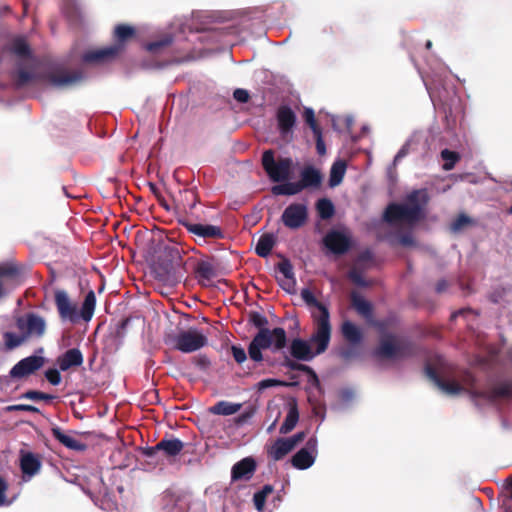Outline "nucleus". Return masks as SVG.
<instances>
[{"instance_id":"obj_58","label":"nucleus","mask_w":512,"mask_h":512,"mask_svg":"<svg viewBox=\"0 0 512 512\" xmlns=\"http://www.w3.org/2000/svg\"><path fill=\"white\" fill-rule=\"evenodd\" d=\"M279 183L280 184L272 187V193L274 195H288V180Z\"/></svg>"},{"instance_id":"obj_46","label":"nucleus","mask_w":512,"mask_h":512,"mask_svg":"<svg viewBox=\"0 0 512 512\" xmlns=\"http://www.w3.org/2000/svg\"><path fill=\"white\" fill-rule=\"evenodd\" d=\"M302 117L305 123L311 128L312 132L321 130V127L317 123L315 113L312 108L306 107L303 111Z\"/></svg>"},{"instance_id":"obj_23","label":"nucleus","mask_w":512,"mask_h":512,"mask_svg":"<svg viewBox=\"0 0 512 512\" xmlns=\"http://www.w3.org/2000/svg\"><path fill=\"white\" fill-rule=\"evenodd\" d=\"M83 361L82 352L78 348H71L61 354L56 363L61 371H68L71 368L80 367Z\"/></svg>"},{"instance_id":"obj_10","label":"nucleus","mask_w":512,"mask_h":512,"mask_svg":"<svg viewBox=\"0 0 512 512\" xmlns=\"http://www.w3.org/2000/svg\"><path fill=\"white\" fill-rule=\"evenodd\" d=\"M178 223L196 238L198 244H201L200 241L208 243L225 238L224 230L217 225L193 223L187 218L178 219Z\"/></svg>"},{"instance_id":"obj_38","label":"nucleus","mask_w":512,"mask_h":512,"mask_svg":"<svg viewBox=\"0 0 512 512\" xmlns=\"http://www.w3.org/2000/svg\"><path fill=\"white\" fill-rule=\"evenodd\" d=\"M3 340H4L5 349L7 351L14 350L15 348L21 346L22 344H24L27 341V339L23 333L18 335L14 332H8V331L3 333Z\"/></svg>"},{"instance_id":"obj_18","label":"nucleus","mask_w":512,"mask_h":512,"mask_svg":"<svg viewBox=\"0 0 512 512\" xmlns=\"http://www.w3.org/2000/svg\"><path fill=\"white\" fill-rule=\"evenodd\" d=\"M257 470V462L252 456L236 462L231 468V481H250Z\"/></svg>"},{"instance_id":"obj_55","label":"nucleus","mask_w":512,"mask_h":512,"mask_svg":"<svg viewBox=\"0 0 512 512\" xmlns=\"http://www.w3.org/2000/svg\"><path fill=\"white\" fill-rule=\"evenodd\" d=\"M130 320L128 318L122 319L116 327L115 337L118 339H123L125 337V330L129 324Z\"/></svg>"},{"instance_id":"obj_45","label":"nucleus","mask_w":512,"mask_h":512,"mask_svg":"<svg viewBox=\"0 0 512 512\" xmlns=\"http://www.w3.org/2000/svg\"><path fill=\"white\" fill-rule=\"evenodd\" d=\"M278 126L283 137L288 134V105L282 104L277 114Z\"/></svg>"},{"instance_id":"obj_62","label":"nucleus","mask_w":512,"mask_h":512,"mask_svg":"<svg viewBox=\"0 0 512 512\" xmlns=\"http://www.w3.org/2000/svg\"><path fill=\"white\" fill-rule=\"evenodd\" d=\"M7 489L8 485L6 481L0 477V506L5 503Z\"/></svg>"},{"instance_id":"obj_61","label":"nucleus","mask_w":512,"mask_h":512,"mask_svg":"<svg viewBox=\"0 0 512 512\" xmlns=\"http://www.w3.org/2000/svg\"><path fill=\"white\" fill-rule=\"evenodd\" d=\"M41 394H42L41 391L28 390L24 394H22L21 397L25 398V399H29V400L39 401V400H41V397H42Z\"/></svg>"},{"instance_id":"obj_33","label":"nucleus","mask_w":512,"mask_h":512,"mask_svg":"<svg viewBox=\"0 0 512 512\" xmlns=\"http://www.w3.org/2000/svg\"><path fill=\"white\" fill-rule=\"evenodd\" d=\"M9 51L19 58L29 59L32 57V50L23 37L13 39Z\"/></svg>"},{"instance_id":"obj_40","label":"nucleus","mask_w":512,"mask_h":512,"mask_svg":"<svg viewBox=\"0 0 512 512\" xmlns=\"http://www.w3.org/2000/svg\"><path fill=\"white\" fill-rule=\"evenodd\" d=\"M316 209L321 219H330L334 213L335 208L332 201L328 198H321L316 203Z\"/></svg>"},{"instance_id":"obj_57","label":"nucleus","mask_w":512,"mask_h":512,"mask_svg":"<svg viewBox=\"0 0 512 512\" xmlns=\"http://www.w3.org/2000/svg\"><path fill=\"white\" fill-rule=\"evenodd\" d=\"M349 277L352 280V282L358 286L365 287L368 285V283L365 281L362 275L355 270L350 271Z\"/></svg>"},{"instance_id":"obj_27","label":"nucleus","mask_w":512,"mask_h":512,"mask_svg":"<svg viewBox=\"0 0 512 512\" xmlns=\"http://www.w3.org/2000/svg\"><path fill=\"white\" fill-rule=\"evenodd\" d=\"M184 443L177 438H163L157 443V449H161L167 457H175L181 453Z\"/></svg>"},{"instance_id":"obj_3","label":"nucleus","mask_w":512,"mask_h":512,"mask_svg":"<svg viewBox=\"0 0 512 512\" xmlns=\"http://www.w3.org/2000/svg\"><path fill=\"white\" fill-rule=\"evenodd\" d=\"M35 79L47 82L55 88H65L81 81L83 74L81 71L68 72L63 68H56L36 75L31 71L18 68L14 75V84L16 88H23Z\"/></svg>"},{"instance_id":"obj_63","label":"nucleus","mask_w":512,"mask_h":512,"mask_svg":"<svg viewBox=\"0 0 512 512\" xmlns=\"http://www.w3.org/2000/svg\"><path fill=\"white\" fill-rule=\"evenodd\" d=\"M448 288V282L445 279H441L436 283L435 290L437 293H443Z\"/></svg>"},{"instance_id":"obj_19","label":"nucleus","mask_w":512,"mask_h":512,"mask_svg":"<svg viewBox=\"0 0 512 512\" xmlns=\"http://www.w3.org/2000/svg\"><path fill=\"white\" fill-rule=\"evenodd\" d=\"M425 372L427 377L445 394L458 395L465 391V388L454 380L443 379L437 371L430 365L426 366Z\"/></svg>"},{"instance_id":"obj_37","label":"nucleus","mask_w":512,"mask_h":512,"mask_svg":"<svg viewBox=\"0 0 512 512\" xmlns=\"http://www.w3.org/2000/svg\"><path fill=\"white\" fill-rule=\"evenodd\" d=\"M63 14L72 24H78L81 20V10L73 1H66L62 8Z\"/></svg>"},{"instance_id":"obj_6","label":"nucleus","mask_w":512,"mask_h":512,"mask_svg":"<svg viewBox=\"0 0 512 512\" xmlns=\"http://www.w3.org/2000/svg\"><path fill=\"white\" fill-rule=\"evenodd\" d=\"M416 354L415 343L406 337L387 334L381 338L373 355L378 359H406Z\"/></svg>"},{"instance_id":"obj_16","label":"nucleus","mask_w":512,"mask_h":512,"mask_svg":"<svg viewBox=\"0 0 512 512\" xmlns=\"http://www.w3.org/2000/svg\"><path fill=\"white\" fill-rule=\"evenodd\" d=\"M45 363L42 356L32 355L21 359L10 370L9 376L12 379H23L36 373Z\"/></svg>"},{"instance_id":"obj_59","label":"nucleus","mask_w":512,"mask_h":512,"mask_svg":"<svg viewBox=\"0 0 512 512\" xmlns=\"http://www.w3.org/2000/svg\"><path fill=\"white\" fill-rule=\"evenodd\" d=\"M233 96H234L235 100L240 103H246V102H248V100L250 98L248 91L245 89H240V88H238L234 91Z\"/></svg>"},{"instance_id":"obj_13","label":"nucleus","mask_w":512,"mask_h":512,"mask_svg":"<svg viewBox=\"0 0 512 512\" xmlns=\"http://www.w3.org/2000/svg\"><path fill=\"white\" fill-rule=\"evenodd\" d=\"M318 442L315 437L307 440L304 447L299 449L291 458L290 465L298 470H306L310 468L318 454Z\"/></svg>"},{"instance_id":"obj_31","label":"nucleus","mask_w":512,"mask_h":512,"mask_svg":"<svg viewBox=\"0 0 512 512\" xmlns=\"http://www.w3.org/2000/svg\"><path fill=\"white\" fill-rule=\"evenodd\" d=\"M429 197L425 189L415 190L407 196V203L409 207L419 208V217L423 218V208L428 203Z\"/></svg>"},{"instance_id":"obj_43","label":"nucleus","mask_w":512,"mask_h":512,"mask_svg":"<svg viewBox=\"0 0 512 512\" xmlns=\"http://www.w3.org/2000/svg\"><path fill=\"white\" fill-rule=\"evenodd\" d=\"M389 241L392 245L399 244L404 247H411L416 244L411 232H397L390 238Z\"/></svg>"},{"instance_id":"obj_17","label":"nucleus","mask_w":512,"mask_h":512,"mask_svg":"<svg viewBox=\"0 0 512 512\" xmlns=\"http://www.w3.org/2000/svg\"><path fill=\"white\" fill-rule=\"evenodd\" d=\"M321 353L322 352H318V343L314 342L312 338L310 342L302 339H294L290 343V355L298 360L310 361Z\"/></svg>"},{"instance_id":"obj_39","label":"nucleus","mask_w":512,"mask_h":512,"mask_svg":"<svg viewBox=\"0 0 512 512\" xmlns=\"http://www.w3.org/2000/svg\"><path fill=\"white\" fill-rule=\"evenodd\" d=\"M346 171V163L344 161L335 162L330 170L329 184L331 187L341 183Z\"/></svg>"},{"instance_id":"obj_21","label":"nucleus","mask_w":512,"mask_h":512,"mask_svg":"<svg viewBox=\"0 0 512 512\" xmlns=\"http://www.w3.org/2000/svg\"><path fill=\"white\" fill-rule=\"evenodd\" d=\"M42 467V458L40 455L32 452H20V469L24 476L29 478L39 473Z\"/></svg>"},{"instance_id":"obj_51","label":"nucleus","mask_w":512,"mask_h":512,"mask_svg":"<svg viewBox=\"0 0 512 512\" xmlns=\"http://www.w3.org/2000/svg\"><path fill=\"white\" fill-rule=\"evenodd\" d=\"M231 352L234 360L239 364L243 363L247 359L246 351L240 346L233 345L231 347Z\"/></svg>"},{"instance_id":"obj_34","label":"nucleus","mask_w":512,"mask_h":512,"mask_svg":"<svg viewBox=\"0 0 512 512\" xmlns=\"http://www.w3.org/2000/svg\"><path fill=\"white\" fill-rule=\"evenodd\" d=\"M274 244H275V237L273 234H270V233L263 234L258 239V242L256 243L255 253L259 257L265 258L270 254Z\"/></svg>"},{"instance_id":"obj_32","label":"nucleus","mask_w":512,"mask_h":512,"mask_svg":"<svg viewBox=\"0 0 512 512\" xmlns=\"http://www.w3.org/2000/svg\"><path fill=\"white\" fill-rule=\"evenodd\" d=\"M288 454V438L280 437L268 448V455L274 460L283 459Z\"/></svg>"},{"instance_id":"obj_1","label":"nucleus","mask_w":512,"mask_h":512,"mask_svg":"<svg viewBox=\"0 0 512 512\" xmlns=\"http://www.w3.org/2000/svg\"><path fill=\"white\" fill-rule=\"evenodd\" d=\"M248 322L259 329L248 346V355L254 362L266 361L270 365L288 366V355L284 352L287 343L283 328H267L268 319L257 311H250Z\"/></svg>"},{"instance_id":"obj_60","label":"nucleus","mask_w":512,"mask_h":512,"mask_svg":"<svg viewBox=\"0 0 512 512\" xmlns=\"http://www.w3.org/2000/svg\"><path fill=\"white\" fill-rule=\"evenodd\" d=\"M305 437V432H299L294 434L293 436H290V451L294 448V446L302 442L305 439Z\"/></svg>"},{"instance_id":"obj_20","label":"nucleus","mask_w":512,"mask_h":512,"mask_svg":"<svg viewBox=\"0 0 512 512\" xmlns=\"http://www.w3.org/2000/svg\"><path fill=\"white\" fill-rule=\"evenodd\" d=\"M473 398H481L493 402L498 398L512 397V381L502 382L490 390H470Z\"/></svg>"},{"instance_id":"obj_25","label":"nucleus","mask_w":512,"mask_h":512,"mask_svg":"<svg viewBox=\"0 0 512 512\" xmlns=\"http://www.w3.org/2000/svg\"><path fill=\"white\" fill-rule=\"evenodd\" d=\"M51 433L57 441H59L63 446L70 450L81 452L85 451L87 448V445L85 443L80 442L79 440L68 434H65L63 430L58 426L53 427L51 429Z\"/></svg>"},{"instance_id":"obj_44","label":"nucleus","mask_w":512,"mask_h":512,"mask_svg":"<svg viewBox=\"0 0 512 512\" xmlns=\"http://www.w3.org/2000/svg\"><path fill=\"white\" fill-rule=\"evenodd\" d=\"M441 158L444 160L443 169L449 171L452 170L460 160V155L455 151L444 149L441 151Z\"/></svg>"},{"instance_id":"obj_52","label":"nucleus","mask_w":512,"mask_h":512,"mask_svg":"<svg viewBox=\"0 0 512 512\" xmlns=\"http://www.w3.org/2000/svg\"><path fill=\"white\" fill-rule=\"evenodd\" d=\"M299 419V413L297 410L296 402L290 398V431L296 426Z\"/></svg>"},{"instance_id":"obj_11","label":"nucleus","mask_w":512,"mask_h":512,"mask_svg":"<svg viewBox=\"0 0 512 512\" xmlns=\"http://www.w3.org/2000/svg\"><path fill=\"white\" fill-rule=\"evenodd\" d=\"M174 349L183 353H192L207 345L206 335L197 329L181 331L172 338Z\"/></svg>"},{"instance_id":"obj_64","label":"nucleus","mask_w":512,"mask_h":512,"mask_svg":"<svg viewBox=\"0 0 512 512\" xmlns=\"http://www.w3.org/2000/svg\"><path fill=\"white\" fill-rule=\"evenodd\" d=\"M161 451V449H157V444L155 446H152V447H147L145 448L144 450V455L147 456V457H154L157 452Z\"/></svg>"},{"instance_id":"obj_24","label":"nucleus","mask_w":512,"mask_h":512,"mask_svg":"<svg viewBox=\"0 0 512 512\" xmlns=\"http://www.w3.org/2000/svg\"><path fill=\"white\" fill-rule=\"evenodd\" d=\"M296 370L301 371L305 375L307 383L310 387L317 389L320 387L318 376L310 367L304 364H298L292 360H290V387L298 384V381L295 379L294 375V371Z\"/></svg>"},{"instance_id":"obj_54","label":"nucleus","mask_w":512,"mask_h":512,"mask_svg":"<svg viewBox=\"0 0 512 512\" xmlns=\"http://www.w3.org/2000/svg\"><path fill=\"white\" fill-rule=\"evenodd\" d=\"M183 196L189 203V208L193 209L198 202V195L193 189L185 190Z\"/></svg>"},{"instance_id":"obj_30","label":"nucleus","mask_w":512,"mask_h":512,"mask_svg":"<svg viewBox=\"0 0 512 512\" xmlns=\"http://www.w3.org/2000/svg\"><path fill=\"white\" fill-rule=\"evenodd\" d=\"M307 220V208L303 204H290V228H298Z\"/></svg>"},{"instance_id":"obj_53","label":"nucleus","mask_w":512,"mask_h":512,"mask_svg":"<svg viewBox=\"0 0 512 512\" xmlns=\"http://www.w3.org/2000/svg\"><path fill=\"white\" fill-rule=\"evenodd\" d=\"M193 362L199 369L204 371L207 370L211 365L209 358L206 355L202 354L195 356L193 358Z\"/></svg>"},{"instance_id":"obj_8","label":"nucleus","mask_w":512,"mask_h":512,"mask_svg":"<svg viewBox=\"0 0 512 512\" xmlns=\"http://www.w3.org/2000/svg\"><path fill=\"white\" fill-rule=\"evenodd\" d=\"M273 149L265 150L262 154L261 164L272 182L288 180V158L276 155Z\"/></svg>"},{"instance_id":"obj_29","label":"nucleus","mask_w":512,"mask_h":512,"mask_svg":"<svg viewBox=\"0 0 512 512\" xmlns=\"http://www.w3.org/2000/svg\"><path fill=\"white\" fill-rule=\"evenodd\" d=\"M351 303L358 314L366 319H370L373 315L372 304L365 300L361 295L356 292L351 293Z\"/></svg>"},{"instance_id":"obj_56","label":"nucleus","mask_w":512,"mask_h":512,"mask_svg":"<svg viewBox=\"0 0 512 512\" xmlns=\"http://www.w3.org/2000/svg\"><path fill=\"white\" fill-rule=\"evenodd\" d=\"M354 346L355 345L345 348L341 351L340 355L344 360H351L359 355L357 348H355Z\"/></svg>"},{"instance_id":"obj_36","label":"nucleus","mask_w":512,"mask_h":512,"mask_svg":"<svg viewBox=\"0 0 512 512\" xmlns=\"http://www.w3.org/2000/svg\"><path fill=\"white\" fill-rule=\"evenodd\" d=\"M280 257L282 260L275 267V277L280 287L288 293V258Z\"/></svg>"},{"instance_id":"obj_22","label":"nucleus","mask_w":512,"mask_h":512,"mask_svg":"<svg viewBox=\"0 0 512 512\" xmlns=\"http://www.w3.org/2000/svg\"><path fill=\"white\" fill-rule=\"evenodd\" d=\"M324 245L334 254H344L350 247L349 238L339 231H331L324 237Z\"/></svg>"},{"instance_id":"obj_35","label":"nucleus","mask_w":512,"mask_h":512,"mask_svg":"<svg viewBox=\"0 0 512 512\" xmlns=\"http://www.w3.org/2000/svg\"><path fill=\"white\" fill-rule=\"evenodd\" d=\"M240 403H231L228 401H219L210 408V412L215 415L229 416L237 413L241 409Z\"/></svg>"},{"instance_id":"obj_4","label":"nucleus","mask_w":512,"mask_h":512,"mask_svg":"<svg viewBox=\"0 0 512 512\" xmlns=\"http://www.w3.org/2000/svg\"><path fill=\"white\" fill-rule=\"evenodd\" d=\"M54 300L59 317L62 321L77 323L81 318L88 322L93 317L96 306V296L92 290L86 294L80 313H78L76 303L71 301L65 290L57 289L54 293Z\"/></svg>"},{"instance_id":"obj_26","label":"nucleus","mask_w":512,"mask_h":512,"mask_svg":"<svg viewBox=\"0 0 512 512\" xmlns=\"http://www.w3.org/2000/svg\"><path fill=\"white\" fill-rule=\"evenodd\" d=\"M343 338L352 345H359L363 341V332L360 327L349 320L343 321L341 325Z\"/></svg>"},{"instance_id":"obj_14","label":"nucleus","mask_w":512,"mask_h":512,"mask_svg":"<svg viewBox=\"0 0 512 512\" xmlns=\"http://www.w3.org/2000/svg\"><path fill=\"white\" fill-rule=\"evenodd\" d=\"M16 326L26 339L30 337L41 338L46 331L44 318L35 313H27L25 316L18 317Z\"/></svg>"},{"instance_id":"obj_7","label":"nucleus","mask_w":512,"mask_h":512,"mask_svg":"<svg viewBox=\"0 0 512 512\" xmlns=\"http://www.w3.org/2000/svg\"><path fill=\"white\" fill-rule=\"evenodd\" d=\"M136 34L135 28L126 24H119L114 29L116 43L106 48L88 51L83 55L86 63H102L115 58L122 50L124 44Z\"/></svg>"},{"instance_id":"obj_15","label":"nucleus","mask_w":512,"mask_h":512,"mask_svg":"<svg viewBox=\"0 0 512 512\" xmlns=\"http://www.w3.org/2000/svg\"><path fill=\"white\" fill-rule=\"evenodd\" d=\"M322 183L321 172L313 166H305L300 173V180L290 182V196L306 188H318Z\"/></svg>"},{"instance_id":"obj_50","label":"nucleus","mask_w":512,"mask_h":512,"mask_svg":"<svg viewBox=\"0 0 512 512\" xmlns=\"http://www.w3.org/2000/svg\"><path fill=\"white\" fill-rule=\"evenodd\" d=\"M316 141V150L320 156L326 154V146L322 137V130L313 132Z\"/></svg>"},{"instance_id":"obj_41","label":"nucleus","mask_w":512,"mask_h":512,"mask_svg":"<svg viewBox=\"0 0 512 512\" xmlns=\"http://www.w3.org/2000/svg\"><path fill=\"white\" fill-rule=\"evenodd\" d=\"M173 42L171 35H165L163 38L146 44V50L153 54L160 53L163 49L169 47Z\"/></svg>"},{"instance_id":"obj_42","label":"nucleus","mask_w":512,"mask_h":512,"mask_svg":"<svg viewBox=\"0 0 512 512\" xmlns=\"http://www.w3.org/2000/svg\"><path fill=\"white\" fill-rule=\"evenodd\" d=\"M272 492H273V487L271 485L267 484V485L263 486V488L261 490L257 491L254 494L253 502H254L255 508L258 511H262L263 510V508L265 506L266 498Z\"/></svg>"},{"instance_id":"obj_2","label":"nucleus","mask_w":512,"mask_h":512,"mask_svg":"<svg viewBox=\"0 0 512 512\" xmlns=\"http://www.w3.org/2000/svg\"><path fill=\"white\" fill-rule=\"evenodd\" d=\"M304 302L312 309L311 314L315 323L312 340L318 343V352H324L331 338L330 313L325 304L318 301L313 292L307 288L301 291Z\"/></svg>"},{"instance_id":"obj_12","label":"nucleus","mask_w":512,"mask_h":512,"mask_svg":"<svg viewBox=\"0 0 512 512\" xmlns=\"http://www.w3.org/2000/svg\"><path fill=\"white\" fill-rule=\"evenodd\" d=\"M383 217L389 224L405 222L412 225L421 220L418 207H409L406 204L399 203L389 204L385 209Z\"/></svg>"},{"instance_id":"obj_47","label":"nucleus","mask_w":512,"mask_h":512,"mask_svg":"<svg viewBox=\"0 0 512 512\" xmlns=\"http://www.w3.org/2000/svg\"><path fill=\"white\" fill-rule=\"evenodd\" d=\"M472 223V219L465 215L460 214L452 223H451V231L453 232H459L466 226L470 225Z\"/></svg>"},{"instance_id":"obj_48","label":"nucleus","mask_w":512,"mask_h":512,"mask_svg":"<svg viewBox=\"0 0 512 512\" xmlns=\"http://www.w3.org/2000/svg\"><path fill=\"white\" fill-rule=\"evenodd\" d=\"M7 412H14V411H27V412H33V413H39V409L33 405L29 404H15V405H9L5 408Z\"/></svg>"},{"instance_id":"obj_49","label":"nucleus","mask_w":512,"mask_h":512,"mask_svg":"<svg viewBox=\"0 0 512 512\" xmlns=\"http://www.w3.org/2000/svg\"><path fill=\"white\" fill-rule=\"evenodd\" d=\"M45 377H46L47 381L54 386H57L61 383L60 371L55 368L48 369L45 372Z\"/></svg>"},{"instance_id":"obj_5","label":"nucleus","mask_w":512,"mask_h":512,"mask_svg":"<svg viewBox=\"0 0 512 512\" xmlns=\"http://www.w3.org/2000/svg\"><path fill=\"white\" fill-rule=\"evenodd\" d=\"M153 269L157 279L172 286L181 282L185 274L183 259L176 248L165 250L158 257Z\"/></svg>"},{"instance_id":"obj_28","label":"nucleus","mask_w":512,"mask_h":512,"mask_svg":"<svg viewBox=\"0 0 512 512\" xmlns=\"http://www.w3.org/2000/svg\"><path fill=\"white\" fill-rule=\"evenodd\" d=\"M195 274L199 279V283L203 286H207L215 276V270L210 262L199 261L195 268Z\"/></svg>"},{"instance_id":"obj_9","label":"nucleus","mask_w":512,"mask_h":512,"mask_svg":"<svg viewBox=\"0 0 512 512\" xmlns=\"http://www.w3.org/2000/svg\"><path fill=\"white\" fill-rule=\"evenodd\" d=\"M24 268L14 260L0 263V299L21 284Z\"/></svg>"}]
</instances>
